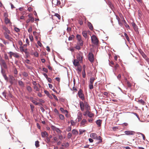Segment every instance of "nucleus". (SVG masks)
Wrapping results in <instances>:
<instances>
[{
  "label": "nucleus",
  "mask_w": 149,
  "mask_h": 149,
  "mask_svg": "<svg viewBox=\"0 0 149 149\" xmlns=\"http://www.w3.org/2000/svg\"><path fill=\"white\" fill-rule=\"evenodd\" d=\"M132 26L133 27L135 31L137 30L138 28H137V26L136 25V24L134 23H132Z\"/></svg>",
  "instance_id": "nucleus-27"
},
{
  "label": "nucleus",
  "mask_w": 149,
  "mask_h": 149,
  "mask_svg": "<svg viewBox=\"0 0 149 149\" xmlns=\"http://www.w3.org/2000/svg\"><path fill=\"white\" fill-rule=\"evenodd\" d=\"M52 3L53 5L59 6L60 5V1L58 0H52Z\"/></svg>",
  "instance_id": "nucleus-7"
},
{
  "label": "nucleus",
  "mask_w": 149,
  "mask_h": 149,
  "mask_svg": "<svg viewBox=\"0 0 149 149\" xmlns=\"http://www.w3.org/2000/svg\"><path fill=\"white\" fill-rule=\"evenodd\" d=\"M139 134H141L142 136L143 140H145V136H144V135L143 134L141 133H139Z\"/></svg>",
  "instance_id": "nucleus-58"
},
{
  "label": "nucleus",
  "mask_w": 149,
  "mask_h": 149,
  "mask_svg": "<svg viewBox=\"0 0 149 149\" xmlns=\"http://www.w3.org/2000/svg\"><path fill=\"white\" fill-rule=\"evenodd\" d=\"M72 136V134L71 133H69L67 135V137L68 139H70Z\"/></svg>",
  "instance_id": "nucleus-43"
},
{
  "label": "nucleus",
  "mask_w": 149,
  "mask_h": 149,
  "mask_svg": "<svg viewBox=\"0 0 149 149\" xmlns=\"http://www.w3.org/2000/svg\"><path fill=\"white\" fill-rule=\"evenodd\" d=\"M41 135L42 137H47L48 136V134L46 132H42L41 133Z\"/></svg>",
  "instance_id": "nucleus-24"
},
{
  "label": "nucleus",
  "mask_w": 149,
  "mask_h": 149,
  "mask_svg": "<svg viewBox=\"0 0 149 149\" xmlns=\"http://www.w3.org/2000/svg\"><path fill=\"white\" fill-rule=\"evenodd\" d=\"M101 122L102 120L100 119L96 121V123L98 127H100L101 126Z\"/></svg>",
  "instance_id": "nucleus-21"
},
{
  "label": "nucleus",
  "mask_w": 149,
  "mask_h": 149,
  "mask_svg": "<svg viewBox=\"0 0 149 149\" xmlns=\"http://www.w3.org/2000/svg\"><path fill=\"white\" fill-rule=\"evenodd\" d=\"M90 137L93 139H97V134L95 133H91L90 135Z\"/></svg>",
  "instance_id": "nucleus-15"
},
{
  "label": "nucleus",
  "mask_w": 149,
  "mask_h": 149,
  "mask_svg": "<svg viewBox=\"0 0 149 149\" xmlns=\"http://www.w3.org/2000/svg\"><path fill=\"white\" fill-rule=\"evenodd\" d=\"M56 131L58 133H61V130H60V129L58 128H56Z\"/></svg>",
  "instance_id": "nucleus-52"
},
{
  "label": "nucleus",
  "mask_w": 149,
  "mask_h": 149,
  "mask_svg": "<svg viewBox=\"0 0 149 149\" xmlns=\"http://www.w3.org/2000/svg\"><path fill=\"white\" fill-rule=\"evenodd\" d=\"M47 79L49 82L51 83L52 82V80L51 78L48 77Z\"/></svg>",
  "instance_id": "nucleus-64"
},
{
  "label": "nucleus",
  "mask_w": 149,
  "mask_h": 149,
  "mask_svg": "<svg viewBox=\"0 0 149 149\" xmlns=\"http://www.w3.org/2000/svg\"><path fill=\"white\" fill-rule=\"evenodd\" d=\"M1 72L2 74H3V75L4 78V79L6 80V81H8V77L6 76V74H5V72L3 71V70L2 68H1Z\"/></svg>",
  "instance_id": "nucleus-13"
},
{
  "label": "nucleus",
  "mask_w": 149,
  "mask_h": 149,
  "mask_svg": "<svg viewBox=\"0 0 149 149\" xmlns=\"http://www.w3.org/2000/svg\"><path fill=\"white\" fill-rule=\"evenodd\" d=\"M56 128L57 127H56L55 126L53 125H52L51 126V128L54 131H55L56 130Z\"/></svg>",
  "instance_id": "nucleus-42"
},
{
  "label": "nucleus",
  "mask_w": 149,
  "mask_h": 149,
  "mask_svg": "<svg viewBox=\"0 0 149 149\" xmlns=\"http://www.w3.org/2000/svg\"><path fill=\"white\" fill-rule=\"evenodd\" d=\"M8 34V33H3V35L5 38L8 39L9 41L12 42L13 41L12 40L13 38Z\"/></svg>",
  "instance_id": "nucleus-4"
},
{
  "label": "nucleus",
  "mask_w": 149,
  "mask_h": 149,
  "mask_svg": "<svg viewBox=\"0 0 149 149\" xmlns=\"http://www.w3.org/2000/svg\"><path fill=\"white\" fill-rule=\"evenodd\" d=\"M95 80V78L93 77L91 78L90 79V82L89 84H93L94 82V81Z\"/></svg>",
  "instance_id": "nucleus-23"
},
{
  "label": "nucleus",
  "mask_w": 149,
  "mask_h": 149,
  "mask_svg": "<svg viewBox=\"0 0 149 149\" xmlns=\"http://www.w3.org/2000/svg\"><path fill=\"white\" fill-rule=\"evenodd\" d=\"M37 43H38V45L40 47H41L42 46V43L40 42V41H38Z\"/></svg>",
  "instance_id": "nucleus-61"
},
{
  "label": "nucleus",
  "mask_w": 149,
  "mask_h": 149,
  "mask_svg": "<svg viewBox=\"0 0 149 149\" xmlns=\"http://www.w3.org/2000/svg\"><path fill=\"white\" fill-rule=\"evenodd\" d=\"M77 60L80 62H82V60L83 56L81 53L78 54L77 56Z\"/></svg>",
  "instance_id": "nucleus-10"
},
{
  "label": "nucleus",
  "mask_w": 149,
  "mask_h": 149,
  "mask_svg": "<svg viewBox=\"0 0 149 149\" xmlns=\"http://www.w3.org/2000/svg\"><path fill=\"white\" fill-rule=\"evenodd\" d=\"M14 30L17 32H19L20 31L19 29L17 27H15Z\"/></svg>",
  "instance_id": "nucleus-53"
},
{
  "label": "nucleus",
  "mask_w": 149,
  "mask_h": 149,
  "mask_svg": "<svg viewBox=\"0 0 149 149\" xmlns=\"http://www.w3.org/2000/svg\"><path fill=\"white\" fill-rule=\"evenodd\" d=\"M82 118V113L80 112H78L77 114V119L78 121L79 122Z\"/></svg>",
  "instance_id": "nucleus-11"
},
{
  "label": "nucleus",
  "mask_w": 149,
  "mask_h": 149,
  "mask_svg": "<svg viewBox=\"0 0 149 149\" xmlns=\"http://www.w3.org/2000/svg\"><path fill=\"white\" fill-rule=\"evenodd\" d=\"M26 89L29 92H31L32 90L31 88L29 86H26Z\"/></svg>",
  "instance_id": "nucleus-29"
},
{
  "label": "nucleus",
  "mask_w": 149,
  "mask_h": 149,
  "mask_svg": "<svg viewBox=\"0 0 149 149\" xmlns=\"http://www.w3.org/2000/svg\"><path fill=\"white\" fill-rule=\"evenodd\" d=\"M79 105L81 111H83L84 110L85 102L84 103L83 102L80 101L79 102Z\"/></svg>",
  "instance_id": "nucleus-8"
},
{
  "label": "nucleus",
  "mask_w": 149,
  "mask_h": 149,
  "mask_svg": "<svg viewBox=\"0 0 149 149\" xmlns=\"http://www.w3.org/2000/svg\"><path fill=\"white\" fill-rule=\"evenodd\" d=\"M116 18L118 20L119 24L121 26H122L123 25V24L121 22H120V18L118 17H116Z\"/></svg>",
  "instance_id": "nucleus-32"
},
{
  "label": "nucleus",
  "mask_w": 149,
  "mask_h": 149,
  "mask_svg": "<svg viewBox=\"0 0 149 149\" xmlns=\"http://www.w3.org/2000/svg\"><path fill=\"white\" fill-rule=\"evenodd\" d=\"M15 80V79L13 77L11 76L10 77L9 79V82L11 84H13V81Z\"/></svg>",
  "instance_id": "nucleus-16"
},
{
  "label": "nucleus",
  "mask_w": 149,
  "mask_h": 149,
  "mask_svg": "<svg viewBox=\"0 0 149 149\" xmlns=\"http://www.w3.org/2000/svg\"><path fill=\"white\" fill-rule=\"evenodd\" d=\"M92 42L95 45L98 44L99 41L95 35H93L91 37Z\"/></svg>",
  "instance_id": "nucleus-1"
},
{
  "label": "nucleus",
  "mask_w": 149,
  "mask_h": 149,
  "mask_svg": "<svg viewBox=\"0 0 149 149\" xmlns=\"http://www.w3.org/2000/svg\"><path fill=\"white\" fill-rule=\"evenodd\" d=\"M75 48L78 50H79L81 49V47L79 45H77L75 47Z\"/></svg>",
  "instance_id": "nucleus-63"
},
{
  "label": "nucleus",
  "mask_w": 149,
  "mask_h": 149,
  "mask_svg": "<svg viewBox=\"0 0 149 149\" xmlns=\"http://www.w3.org/2000/svg\"><path fill=\"white\" fill-rule=\"evenodd\" d=\"M17 19L18 21H19L20 22H21V21H20V19H24L25 17L24 16L22 15L20 17V18H17Z\"/></svg>",
  "instance_id": "nucleus-37"
},
{
  "label": "nucleus",
  "mask_w": 149,
  "mask_h": 149,
  "mask_svg": "<svg viewBox=\"0 0 149 149\" xmlns=\"http://www.w3.org/2000/svg\"><path fill=\"white\" fill-rule=\"evenodd\" d=\"M4 58L8 60V58L7 55L6 54H4Z\"/></svg>",
  "instance_id": "nucleus-59"
},
{
  "label": "nucleus",
  "mask_w": 149,
  "mask_h": 149,
  "mask_svg": "<svg viewBox=\"0 0 149 149\" xmlns=\"http://www.w3.org/2000/svg\"><path fill=\"white\" fill-rule=\"evenodd\" d=\"M88 111L86 110V111L84 112L83 113V115L84 116H86L87 115H88Z\"/></svg>",
  "instance_id": "nucleus-56"
},
{
  "label": "nucleus",
  "mask_w": 149,
  "mask_h": 149,
  "mask_svg": "<svg viewBox=\"0 0 149 149\" xmlns=\"http://www.w3.org/2000/svg\"><path fill=\"white\" fill-rule=\"evenodd\" d=\"M4 20L5 23L6 24H8L10 23V20L7 17H5Z\"/></svg>",
  "instance_id": "nucleus-26"
},
{
  "label": "nucleus",
  "mask_w": 149,
  "mask_h": 149,
  "mask_svg": "<svg viewBox=\"0 0 149 149\" xmlns=\"http://www.w3.org/2000/svg\"><path fill=\"white\" fill-rule=\"evenodd\" d=\"M85 107L86 110L89 111L90 109V106L86 102H85Z\"/></svg>",
  "instance_id": "nucleus-14"
},
{
  "label": "nucleus",
  "mask_w": 149,
  "mask_h": 149,
  "mask_svg": "<svg viewBox=\"0 0 149 149\" xmlns=\"http://www.w3.org/2000/svg\"><path fill=\"white\" fill-rule=\"evenodd\" d=\"M89 88L90 89H91L93 88V84H89Z\"/></svg>",
  "instance_id": "nucleus-38"
},
{
  "label": "nucleus",
  "mask_w": 149,
  "mask_h": 149,
  "mask_svg": "<svg viewBox=\"0 0 149 149\" xmlns=\"http://www.w3.org/2000/svg\"><path fill=\"white\" fill-rule=\"evenodd\" d=\"M13 56L15 58H19L20 57V56L19 55V54L17 53L16 52H15L14 55Z\"/></svg>",
  "instance_id": "nucleus-34"
},
{
  "label": "nucleus",
  "mask_w": 149,
  "mask_h": 149,
  "mask_svg": "<svg viewBox=\"0 0 149 149\" xmlns=\"http://www.w3.org/2000/svg\"><path fill=\"white\" fill-rule=\"evenodd\" d=\"M82 35L85 38H86L87 37V33L86 31H84L82 32Z\"/></svg>",
  "instance_id": "nucleus-30"
},
{
  "label": "nucleus",
  "mask_w": 149,
  "mask_h": 149,
  "mask_svg": "<svg viewBox=\"0 0 149 149\" xmlns=\"http://www.w3.org/2000/svg\"><path fill=\"white\" fill-rule=\"evenodd\" d=\"M28 16L29 19L30 20L31 22L32 23L34 22V19L33 17L32 16V15L31 14H29L28 15Z\"/></svg>",
  "instance_id": "nucleus-17"
},
{
  "label": "nucleus",
  "mask_w": 149,
  "mask_h": 149,
  "mask_svg": "<svg viewBox=\"0 0 149 149\" xmlns=\"http://www.w3.org/2000/svg\"><path fill=\"white\" fill-rule=\"evenodd\" d=\"M88 123L87 121L85 119H83L80 123V126H85Z\"/></svg>",
  "instance_id": "nucleus-6"
},
{
  "label": "nucleus",
  "mask_w": 149,
  "mask_h": 149,
  "mask_svg": "<svg viewBox=\"0 0 149 149\" xmlns=\"http://www.w3.org/2000/svg\"><path fill=\"white\" fill-rule=\"evenodd\" d=\"M88 58L89 60L91 62L94 61V57L93 54L91 53H89L88 55Z\"/></svg>",
  "instance_id": "nucleus-2"
},
{
  "label": "nucleus",
  "mask_w": 149,
  "mask_h": 149,
  "mask_svg": "<svg viewBox=\"0 0 149 149\" xmlns=\"http://www.w3.org/2000/svg\"><path fill=\"white\" fill-rule=\"evenodd\" d=\"M25 62L27 64H30V61L28 59H26L25 61Z\"/></svg>",
  "instance_id": "nucleus-54"
},
{
  "label": "nucleus",
  "mask_w": 149,
  "mask_h": 149,
  "mask_svg": "<svg viewBox=\"0 0 149 149\" xmlns=\"http://www.w3.org/2000/svg\"><path fill=\"white\" fill-rule=\"evenodd\" d=\"M79 61L77 60H74L73 62V64L75 66H77L79 64Z\"/></svg>",
  "instance_id": "nucleus-25"
},
{
  "label": "nucleus",
  "mask_w": 149,
  "mask_h": 149,
  "mask_svg": "<svg viewBox=\"0 0 149 149\" xmlns=\"http://www.w3.org/2000/svg\"><path fill=\"white\" fill-rule=\"evenodd\" d=\"M124 132L127 135H133L135 133L134 132L132 131H126Z\"/></svg>",
  "instance_id": "nucleus-9"
},
{
  "label": "nucleus",
  "mask_w": 149,
  "mask_h": 149,
  "mask_svg": "<svg viewBox=\"0 0 149 149\" xmlns=\"http://www.w3.org/2000/svg\"><path fill=\"white\" fill-rule=\"evenodd\" d=\"M30 107H31V110L32 111H33V109L34 108V106L33 105H32V104H31L30 105Z\"/></svg>",
  "instance_id": "nucleus-62"
},
{
  "label": "nucleus",
  "mask_w": 149,
  "mask_h": 149,
  "mask_svg": "<svg viewBox=\"0 0 149 149\" xmlns=\"http://www.w3.org/2000/svg\"><path fill=\"white\" fill-rule=\"evenodd\" d=\"M0 64L1 66V68H2V66H3V68L6 69H7L8 67L6 64V63L4 61L3 59H1L0 60Z\"/></svg>",
  "instance_id": "nucleus-3"
},
{
  "label": "nucleus",
  "mask_w": 149,
  "mask_h": 149,
  "mask_svg": "<svg viewBox=\"0 0 149 149\" xmlns=\"http://www.w3.org/2000/svg\"><path fill=\"white\" fill-rule=\"evenodd\" d=\"M70 123H71V125H75L76 124V123L73 120H70Z\"/></svg>",
  "instance_id": "nucleus-44"
},
{
  "label": "nucleus",
  "mask_w": 149,
  "mask_h": 149,
  "mask_svg": "<svg viewBox=\"0 0 149 149\" xmlns=\"http://www.w3.org/2000/svg\"><path fill=\"white\" fill-rule=\"evenodd\" d=\"M78 94L79 97L81 98L82 100H84V97L81 90L80 89L79 90L78 92Z\"/></svg>",
  "instance_id": "nucleus-5"
},
{
  "label": "nucleus",
  "mask_w": 149,
  "mask_h": 149,
  "mask_svg": "<svg viewBox=\"0 0 149 149\" xmlns=\"http://www.w3.org/2000/svg\"><path fill=\"white\" fill-rule=\"evenodd\" d=\"M122 21L125 24V27L127 28H129L130 26L128 25L127 24L125 21V20H123Z\"/></svg>",
  "instance_id": "nucleus-36"
},
{
  "label": "nucleus",
  "mask_w": 149,
  "mask_h": 149,
  "mask_svg": "<svg viewBox=\"0 0 149 149\" xmlns=\"http://www.w3.org/2000/svg\"><path fill=\"white\" fill-rule=\"evenodd\" d=\"M97 139L99 140V143H101L102 142V138L100 136H99L97 138Z\"/></svg>",
  "instance_id": "nucleus-45"
},
{
  "label": "nucleus",
  "mask_w": 149,
  "mask_h": 149,
  "mask_svg": "<svg viewBox=\"0 0 149 149\" xmlns=\"http://www.w3.org/2000/svg\"><path fill=\"white\" fill-rule=\"evenodd\" d=\"M82 77L83 78H85L86 77V73L85 71L84 70L82 72Z\"/></svg>",
  "instance_id": "nucleus-50"
},
{
  "label": "nucleus",
  "mask_w": 149,
  "mask_h": 149,
  "mask_svg": "<svg viewBox=\"0 0 149 149\" xmlns=\"http://www.w3.org/2000/svg\"><path fill=\"white\" fill-rule=\"evenodd\" d=\"M22 75L23 76L25 77H26L28 76V74L27 73L25 72H23L22 73Z\"/></svg>",
  "instance_id": "nucleus-51"
},
{
  "label": "nucleus",
  "mask_w": 149,
  "mask_h": 149,
  "mask_svg": "<svg viewBox=\"0 0 149 149\" xmlns=\"http://www.w3.org/2000/svg\"><path fill=\"white\" fill-rule=\"evenodd\" d=\"M34 88L36 91H39V88H38L37 86H34Z\"/></svg>",
  "instance_id": "nucleus-47"
},
{
  "label": "nucleus",
  "mask_w": 149,
  "mask_h": 149,
  "mask_svg": "<svg viewBox=\"0 0 149 149\" xmlns=\"http://www.w3.org/2000/svg\"><path fill=\"white\" fill-rule=\"evenodd\" d=\"M138 102L140 104L143 105H144L145 104V102L144 101L142 100L141 99L140 100H139L138 101Z\"/></svg>",
  "instance_id": "nucleus-31"
},
{
  "label": "nucleus",
  "mask_w": 149,
  "mask_h": 149,
  "mask_svg": "<svg viewBox=\"0 0 149 149\" xmlns=\"http://www.w3.org/2000/svg\"><path fill=\"white\" fill-rule=\"evenodd\" d=\"M18 84L20 86L22 87H24V83L21 81L19 80L18 81Z\"/></svg>",
  "instance_id": "nucleus-18"
},
{
  "label": "nucleus",
  "mask_w": 149,
  "mask_h": 149,
  "mask_svg": "<svg viewBox=\"0 0 149 149\" xmlns=\"http://www.w3.org/2000/svg\"><path fill=\"white\" fill-rule=\"evenodd\" d=\"M3 29L5 31L4 33H6L10 34V31L8 29V28L5 26H3Z\"/></svg>",
  "instance_id": "nucleus-12"
},
{
  "label": "nucleus",
  "mask_w": 149,
  "mask_h": 149,
  "mask_svg": "<svg viewBox=\"0 0 149 149\" xmlns=\"http://www.w3.org/2000/svg\"><path fill=\"white\" fill-rule=\"evenodd\" d=\"M72 132L74 135H77L78 134V132L75 129H73L72 130Z\"/></svg>",
  "instance_id": "nucleus-28"
},
{
  "label": "nucleus",
  "mask_w": 149,
  "mask_h": 149,
  "mask_svg": "<svg viewBox=\"0 0 149 149\" xmlns=\"http://www.w3.org/2000/svg\"><path fill=\"white\" fill-rule=\"evenodd\" d=\"M34 56L36 57H38V54L37 52H34Z\"/></svg>",
  "instance_id": "nucleus-55"
},
{
  "label": "nucleus",
  "mask_w": 149,
  "mask_h": 149,
  "mask_svg": "<svg viewBox=\"0 0 149 149\" xmlns=\"http://www.w3.org/2000/svg\"><path fill=\"white\" fill-rule=\"evenodd\" d=\"M72 129V128L71 126H68L67 127V128L66 129V130L67 131L69 132Z\"/></svg>",
  "instance_id": "nucleus-40"
},
{
  "label": "nucleus",
  "mask_w": 149,
  "mask_h": 149,
  "mask_svg": "<svg viewBox=\"0 0 149 149\" xmlns=\"http://www.w3.org/2000/svg\"><path fill=\"white\" fill-rule=\"evenodd\" d=\"M54 16H56L57 17H58V18L59 19H61V16H60V15L59 14H58V13H55V15H54Z\"/></svg>",
  "instance_id": "nucleus-48"
},
{
  "label": "nucleus",
  "mask_w": 149,
  "mask_h": 149,
  "mask_svg": "<svg viewBox=\"0 0 149 149\" xmlns=\"http://www.w3.org/2000/svg\"><path fill=\"white\" fill-rule=\"evenodd\" d=\"M83 41L82 40L78 41V43L80 46H82L83 45Z\"/></svg>",
  "instance_id": "nucleus-41"
},
{
  "label": "nucleus",
  "mask_w": 149,
  "mask_h": 149,
  "mask_svg": "<svg viewBox=\"0 0 149 149\" xmlns=\"http://www.w3.org/2000/svg\"><path fill=\"white\" fill-rule=\"evenodd\" d=\"M76 38L78 41L82 40L81 36L77 34L76 36Z\"/></svg>",
  "instance_id": "nucleus-33"
},
{
  "label": "nucleus",
  "mask_w": 149,
  "mask_h": 149,
  "mask_svg": "<svg viewBox=\"0 0 149 149\" xmlns=\"http://www.w3.org/2000/svg\"><path fill=\"white\" fill-rule=\"evenodd\" d=\"M8 53L9 54H10L12 56H13L14 55L15 52H8Z\"/></svg>",
  "instance_id": "nucleus-57"
},
{
  "label": "nucleus",
  "mask_w": 149,
  "mask_h": 149,
  "mask_svg": "<svg viewBox=\"0 0 149 149\" xmlns=\"http://www.w3.org/2000/svg\"><path fill=\"white\" fill-rule=\"evenodd\" d=\"M59 118L61 120H63L64 119V116L62 114H59Z\"/></svg>",
  "instance_id": "nucleus-35"
},
{
  "label": "nucleus",
  "mask_w": 149,
  "mask_h": 149,
  "mask_svg": "<svg viewBox=\"0 0 149 149\" xmlns=\"http://www.w3.org/2000/svg\"><path fill=\"white\" fill-rule=\"evenodd\" d=\"M94 114L91 112L89 111H88V116L90 118H91L94 116Z\"/></svg>",
  "instance_id": "nucleus-22"
},
{
  "label": "nucleus",
  "mask_w": 149,
  "mask_h": 149,
  "mask_svg": "<svg viewBox=\"0 0 149 149\" xmlns=\"http://www.w3.org/2000/svg\"><path fill=\"white\" fill-rule=\"evenodd\" d=\"M35 145L36 148L38 147L39 146V142L38 141H36Z\"/></svg>",
  "instance_id": "nucleus-39"
},
{
  "label": "nucleus",
  "mask_w": 149,
  "mask_h": 149,
  "mask_svg": "<svg viewBox=\"0 0 149 149\" xmlns=\"http://www.w3.org/2000/svg\"><path fill=\"white\" fill-rule=\"evenodd\" d=\"M74 36L73 35H72L70 36L68 38V40H71L74 38Z\"/></svg>",
  "instance_id": "nucleus-46"
},
{
  "label": "nucleus",
  "mask_w": 149,
  "mask_h": 149,
  "mask_svg": "<svg viewBox=\"0 0 149 149\" xmlns=\"http://www.w3.org/2000/svg\"><path fill=\"white\" fill-rule=\"evenodd\" d=\"M107 4L111 9H112L114 8L113 5L110 1H108Z\"/></svg>",
  "instance_id": "nucleus-19"
},
{
  "label": "nucleus",
  "mask_w": 149,
  "mask_h": 149,
  "mask_svg": "<svg viewBox=\"0 0 149 149\" xmlns=\"http://www.w3.org/2000/svg\"><path fill=\"white\" fill-rule=\"evenodd\" d=\"M88 26L91 30H92L93 29V26L92 24L89 22H88Z\"/></svg>",
  "instance_id": "nucleus-20"
},
{
  "label": "nucleus",
  "mask_w": 149,
  "mask_h": 149,
  "mask_svg": "<svg viewBox=\"0 0 149 149\" xmlns=\"http://www.w3.org/2000/svg\"><path fill=\"white\" fill-rule=\"evenodd\" d=\"M79 131V134H82L84 132H85V130H80Z\"/></svg>",
  "instance_id": "nucleus-49"
},
{
  "label": "nucleus",
  "mask_w": 149,
  "mask_h": 149,
  "mask_svg": "<svg viewBox=\"0 0 149 149\" xmlns=\"http://www.w3.org/2000/svg\"><path fill=\"white\" fill-rule=\"evenodd\" d=\"M52 95L53 96L54 98L57 101H58V99L55 95L53 94H52Z\"/></svg>",
  "instance_id": "nucleus-60"
}]
</instances>
